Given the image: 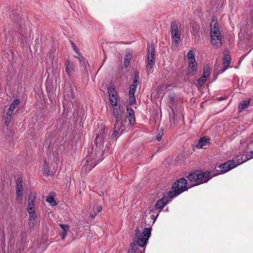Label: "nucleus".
I'll use <instances>...</instances> for the list:
<instances>
[{"label": "nucleus", "mask_w": 253, "mask_h": 253, "mask_svg": "<svg viewBox=\"0 0 253 253\" xmlns=\"http://www.w3.org/2000/svg\"><path fill=\"white\" fill-rule=\"evenodd\" d=\"M95 143L96 148L92 149L91 153L83 161L82 164L85 167V170L90 171L98 163L103 159V155L105 150L104 143L106 134L105 127L101 125L96 130Z\"/></svg>", "instance_id": "nucleus-1"}, {"label": "nucleus", "mask_w": 253, "mask_h": 253, "mask_svg": "<svg viewBox=\"0 0 253 253\" xmlns=\"http://www.w3.org/2000/svg\"><path fill=\"white\" fill-rule=\"evenodd\" d=\"M213 176V173L212 174L211 172L198 170L189 174L187 178L190 181L195 182V186L208 182Z\"/></svg>", "instance_id": "nucleus-2"}, {"label": "nucleus", "mask_w": 253, "mask_h": 253, "mask_svg": "<svg viewBox=\"0 0 253 253\" xmlns=\"http://www.w3.org/2000/svg\"><path fill=\"white\" fill-rule=\"evenodd\" d=\"M211 43L216 47H220L222 44V36L216 20L212 18L211 23L210 32Z\"/></svg>", "instance_id": "nucleus-3"}, {"label": "nucleus", "mask_w": 253, "mask_h": 253, "mask_svg": "<svg viewBox=\"0 0 253 253\" xmlns=\"http://www.w3.org/2000/svg\"><path fill=\"white\" fill-rule=\"evenodd\" d=\"M151 228H145L142 232L140 234V230L137 227L135 230V236L133 239V241L135 242L140 247L145 248L148 240L150 237ZM145 248L143 249V252Z\"/></svg>", "instance_id": "nucleus-4"}, {"label": "nucleus", "mask_w": 253, "mask_h": 253, "mask_svg": "<svg viewBox=\"0 0 253 253\" xmlns=\"http://www.w3.org/2000/svg\"><path fill=\"white\" fill-rule=\"evenodd\" d=\"M187 181L184 178H181L175 182L171 189L168 192V196L173 198L187 190Z\"/></svg>", "instance_id": "nucleus-5"}, {"label": "nucleus", "mask_w": 253, "mask_h": 253, "mask_svg": "<svg viewBox=\"0 0 253 253\" xmlns=\"http://www.w3.org/2000/svg\"><path fill=\"white\" fill-rule=\"evenodd\" d=\"M155 63V49L152 45L148 48L147 62L146 64V70L147 72L152 73L153 67Z\"/></svg>", "instance_id": "nucleus-6"}, {"label": "nucleus", "mask_w": 253, "mask_h": 253, "mask_svg": "<svg viewBox=\"0 0 253 253\" xmlns=\"http://www.w3.org/2000/svg\"><path fill=\"white\" fill-rule=\"evenodd\" d=\"M170 29L172 43L175 46L177 47L180 40V35L178 29V25L175 21L171 23Z\"/></svg>", "instance_id": "nucleus-7"}, {"label": "nucleus", "mask_w": 253, "mask_h": 253, "mask_svg": "<svg viewBox=\"0 0 253 253\" xmlns=\"http://www.w3.org/2000/svg\"><path fill=\"white\" fill-rule=\"evenodd\" d=\"M236 167L237 165L235 164V160H232L228 161L225 163L221 164L219 166V168L220 169V172L218 170H217L216 172L213 173V175H217L220 174L224 173Z\"/></svg>", "instance_id": "nucleus-8"}, {"label": "nucleus", "mask_w": 253, "mask_h": 253, "mask_svg": "<svg viewBox=\"0 0 253 253\" xmlns=\"http://www.w3.org/2000/svg\"><path fill=\"white\" fill-rule=\"evenodd\" d=\"M65 70L68 77H71L75 72V65L74 62L68 59L65 61Z\"/></svg>", "instance_id": "nucleus-9"}, {"label": "nucleus", "mask_w": 253, "mask_h": 253, "mask_svg": "<svg viewBox=\"0 0 253 253\" xmlns=\"http://www.w3.org/2000/svg\"><path fill=\"white\" fill-rule=\"evenodd\" d=\"M210 138L208 136H204L198 140L196 147L197 148H206V146L210 144Z\"/></svg>", "instance_id": "nucleus-10"}, {"label": "nucleus", "mask_w": 253, "mask_h": 253, "mask_svg": "<svg viewBox=\"0 0 253 253\" xmlns=\"http://www.w3.org/2000/svg\"><path fill=\"white\" fill-rule=\"evenodd\" d=\"M112 114L115 118L116 121L122 120V115L121 113L120 106L119 104L113 106Z\"/></svg>", "instance_id": "nucleus-11"}, {"label": "nucleus", "mask_w": 253, "mask_h": 253, "mask_svg": "<svg viewBox=\"0 0 253 253\" xmlns=\"http://www.w3.org/2000/svg\"><path fill=\"white\" fill-rule=\"evenodd\" d=\"M126 117L129 121V124L131 125H134L135 123V118L133 109L127 107L126 108Z\"/></svg>", "instance_id": "nucleus-12"}, {"label": "nucleus", "mask_w": 253, "mask_h": 253, "mask_svg": "<svg viewBox=\"0 0 253 253\" xmlns=\"http://www.w3.org/2000/svg\"><path fill=\"white\" fill-rule=\"evenodd\" d=\"M230 56L227 51L224 52V57L223 58V68L222 72L225 71L229 67L230 64Z\"/></svg>", "instance_id": "nucleus-13"}, {"label": "nucleus", "mask_w": 253, "mask_h": 253, "mask_svg": "<svg viewBox=\"0 0 253 253\" xmlns=\"http://www.w3.org/2000/svg\"><path fill=\"white\" fill-rule=\"evenodd\" d=\"M20 103V100L19 99H15L13 100L12 103L10 104L7 112V115L11 117V116L13 113L14 110L17 106Z\"/></svg>", "instance_id": "nucleus-14"}, {"label": "nucleus", "mask_w": 253, "mask_h": 253, "mask_svg": "<svg viewBox=\"0 0 253 253\" xmlns=\"http://www.w3.org/2000/svg\"><path fill=\"white\" fill-rule=\"evenodd\" d=\"M137 86L135 85H131L130 86L129 91V101L131 104H133L135 102V97L134 93L135 92Z\"/></svg>", "instance_id": "nucleus-15"}, {"label": "nucleus", "mask_w": 253, "mask_h": 253, "mask_svg": "<svg viewBox=\"0 0 253 253\" xmlns=\"http://www.w3.org/2000/svg\"><path fill=\"white\" fill-rule=\"evenodd\" d=\"M168 198L167 196L163 197L158 200L155 204V207L158 209H163L168 202Z\"/></svg>", "instance_id": "nucleus-16"}, {"label": "nucleus", "mask_w": 253, "mask_h": 253, "mask_svg": "<svg viewBox=\"0 0 253 253\" xmlns=\"http://www.w3.org/2000/svg\"><path fill=\"white\" fill-rule=\"evenodd\" d=\"M35 197H29L28 203L27 211H34L35 210Z\"/></svg>", "instance_id": "nucleus-17"}, {"label": "nucleus", "mask_w": 253, "mask_h": 253, "mask_svg": "<svg viewBox=\"0 0 253 253\" xmlns=\"http://www.w3.org/2000/svg\"><path fill=\"white\" fill-rule=\"evenodd\" d=\"M197 68V66L196 62L193 61L189 62V67L188 70V73L190 75H194L196 73Z\"/></svg>", "instance_id": "nucleus-18"}, {"label": "nucleus", "mask_w": 253, "mask_h": 253, "mask_svg": "<svg viewBox=\"0 0 253 253\" xmlns=\"http://www.w3.org/2000/svg\"><path fill=\"white\" fill-rule=\"evenodd\" d=\"M59 225L62 229V231L61 232L60 235L62 239L64 240L67 234V231L69 229V226L68 224L61 223H60Z\"/></svg>", "instance_id": "nucleus-19"}, {"label": "nucleus", "mask_w": 253, "mask_h": 253, "mask_svg": "<svg viewBox=\"0 0 253 253\" xmlns=\"http://www.w3.org/2000/svg\"><path fill=\"white\" fill-rule=\"evenodd\" d=\"M55 196V193L54 192H51L47 197L46 201L49 203L51 206H54L57 205V203L54 200Z\"/></svg>", "instance_id": "nucleus-20"}, {"label": "nucleus", "mask_w": 253, "mask_h": 253, "mask_svg": "<svg viewBox=\"0 0 253 253\" xmlns=\"http://www.w3.org/2000/svg\"><path fill=\"white\" fill-rule=\"evenodd\" d=\"M251 99H249L248 100H244L242 101L239 104V112H241L244 109L247 108L250 105Z\"/></svg>", "instance_id": "nucleus-21"}, {"label": "nucleus", "mask_w": 253, "mask_h": 253, "mask_svg": "<svg viewBox=\"0 0 253 253\" xmlns=\"http://www.w3.org/2000/svg\"><path fill=\"white\" fill-rule=\"evenodd\" d=\"M132 57V53L130 51L126 52V56L124 59V66L126 68L127 67L129 64V61Z\"/></svg>", "instance_id": "nucleus-22"}, {"label": "nucleus", "mask_w": 253, "mask_h": 253, "mask_svg": "<svg viewBox=\"0 0 253 253\" xmlns=\"http://www.w3.org/2000/svg\"><path fill=\"white\" fill-rule=\"evenodd\" d=\"M114 129L120 131H121V130H122L123 132H124L125 128L124 126H122V120L119 121L115 120V124L114 125Z\"/></svg>", "instance_id": "nucleus-23"}, {"label": "nucleus", "mask_w": 253, "mask_h": 253, "mask_svg": "<svg viewBox=\"0 0 253 253\" xmlns=\"http://www.w3.org/2000/svg\"><path fill=\"white\" fill-rule=\"evenodd\" d=\"M22 183H23V181H22V179L21 178H19L17 179L16 182V191L23 192V187Z\"/></svg>", "instance_id": "nucleus-24"}, {"label": "nucleus", "mask_w": 253, "mask_h": 253, "mask_svg": "<svg viewBox=\"0 0 253 253\" xmlns=\"http://www.w3.org/2000/svg\"><path fill=\"white\" fill-rule=\"evenodd\" d=\"M138 246H139L135 242L133 241L129 246L127 253H135L137 250Z\"/></svg>", "instance_id": "nucleus-25"}, {"label": "nucleus", "mask_w": 253, "mask_h": 253, "mask_svg": "<svg viewBox=\"0 0 253 253\" xmlns=\"http://www.w3.org/2000/svg\"><path fill=\"white\" fill-rule=\"evenodd\" d=\"M29 213V218H30V223L29 224L31 226L32 225V226L35 225L34 221H32V220H34L37 218L36 214L35 213V211H34L28 212Z\"/></svg>", "instance_id": "nucleus-26"}, {"label": "nucleus", "mask_w": 253, "mask_h": 253, "mask_svg": "<svg viewBox=\"0 0 253 253\" xmlns=\"http://www.w3.org/2000/svg\"><path fill=\"white\" fill-rule=\"evenodd\" d=\"M195 52L193 50H189L187 54V57L188 59V62L193 61V62H196L195 56Z\"/></svg>", "instance_id": "nucleus-27"}, {"label": "nucleus", "mask_w": 253, "mask_h": 253, "mask_svg": "<svg viewBox=\"0 0 253 253\" xmlns=\"http://www.w3.org/2000/svg\"><path fill=\"white\" fill-rule=\"evenodd\" d=\"M246 156H248V154L243 155L241 156L240 158H239V157H238V158H237L236 159V160H235V164L237 165V166H238V165L246 162V161H244V160L245 159V158H246Z\"/></svg>", "instance_id": "nucleus-28"}, {"label": "nucleus", "mask_w": 253, "mask_h": 253, "mask_svg": "<svg viewBox=\"0 0 253 253\" xmlns=\"http://www.w3.org/2000/svg\"><path fill=\"white\" fill-rule=\"evenodd\" d=\"M210 74V68L209 66H206L203 68V76H204L205 78L207 79V78L209 76Z\"/></svg>", "instance_id": "nucleus-29"}, {"label": "nucleus", "mask_w": 253, "mask_h": 253, "mask_svg": "<svg viewBox=\"0 0 253 253\" xmlns=\"http://www.w3.org/2000/svg\"><path fill=\"white\" fill-rule=\"evenodd\" d=\"M49 162L45 160L43 165L44 171L48 175L50 174L51 172L49 169Z\"/></svg>", "instance_id": "nucleus-30"}, {"label": "nucleus", "mask_w": 253, "mask_h": 253, "mask_svg": "<svg viewBox=\"0 0 253 253\" xmlns=\"http://www.w3.org/2000/svg\"><path fill=\"white\" fill-rule=\"evenodd\" d=\"M108 93L109 96V98L111 97H113L114 96H116L117 95V92L115 90V89L113 87H109L108 88Z\"/></svg>", "instance_id": "nucleus-31"}, {"label": "nucleus", "mask_w": 253, "mask_h": 253, "mask_svg": "<svg viewBox=\"0 0 253 253\" xmlns=\"http://www.w3.org/2000/svg\"><path fill=\"white\" fill-rule=\"evenodd\" d=\"M23 192H16V200L19 204H21L23 201Z\"/></svg>", "instance_id": "nucleus-32"}, {"label": "nucleus", "mask_w": 253, "mask_h": 253, "mask_svg": "<svg viewBox=\"0 0 253 253\" xmlns=\"http://www.w3.org/2000/svg\"><path fill=\"white\" fill-rule=\"evenodd\" d=\"M110 103L112 106L118 105V98L117 97V95L116 96H114L113 97H111L109 98Z\"/></svg>", "instance_id": "nucleus-33"}, {"label": "nucleus", "mask_w": 253, "mask_h": 253, "mask_svg": "<svg viewBox=\"0 0 253 253\" xmlns=\"http://www.w3.org/2000/svg\"><path fill=\"white\" fill-rule=\"evenodd\" d=\"M207 79L204 77V76H202V77L199 79L198 81V86L199 87H201L205 84L206 81Z\"/></svg>", "instance_id": "nucleus-34"}, {"label": "nucleus", "mask_w": 253, "mask_h": 253, "mask_svg": "<svg viewBox=\"0 0 253 253\" xmlns=\"http://www.w3.org/2000/svg\"><path fill=\"white\" fill-rule=\"evenodd\" d=\"M76 57L79 59L81 65L82 66H84V68L86 69V65L88 64V62H87V61H86L84 59V58L83 57Z\"/></svg>", "instance_id": "nucleus-35"}, {"label": "nucleus", "mask_w": 253, "mask_h": 253, "mask_svg": "<svg viewBox=\"0 0 253 253\" xmlns=\"http://www.w3.org/2000/svg\"><path fill=\"white\" fill-rule=\"evenodd\" d=\"M123 133V132L122 130H121V131H120L114 129V131L112 134V136L113 138H117L119 137V136H120Z\"/></svg>", "instance_id": "nucleus-36"}, {"label": "nucleus", "mask_w": 253, "mask_h": 253, "mask_svg": "<svg viewBox=\"0 0 253 253\" xmlns=\"http://www.w3.org/2000/svg\"><path fill=\"white\" fill-rule=\"evenodd\" d=\"M163 135V131L162 129L159 130L158 131V133L156 136V139L158 141H160L162 138V136Z\"/></svg>", "instance_id": "nucleus-37"}, {"label": "nucleus", "mask_w": 253, "mask_h": 253, "mask_svg": "<svg viewBox=\"0 0 253 253\" xmlns=\"http://www.w3.org/2000/svg\"><path fill=\"white\" fill-rule=\"evenodd\" d=\"M248 156H246V158L244 160V161H247L248 160L253 158V151L250 152V154H248Z\"/></svg>", "instance_id": "nucleus-38"}, {"label": "nucleus", "mask_w": 253, "mask_h": 253, "mask_svg": "<svg viewBox=\"0 0 253 253\" xmlns=\"http://www.w3.org/2000/svg\"><path fill=\"white\" fill-rule=\"evenodd\" d=\"M70 43L71 44V45H72V47L73 48V49H74V50L79 55V50L78 49V48H77L75 44L72 42V41H70Z\"/></svg>", "instance_id": "nucleus-39"}, {"label": "nucleus", "mask_w": 253, "mask_h": 253, "mask_svg": "<svg viewBox=\"0 0 253 253\" xmlns=\"http://www.w3.org/2000/svg\"><path fill=\"white\" fill-rule=\"evenodd\" d=\"M139 77L137 75H135L133 78L132 85H135L137 86Z\"/></svg>", "instance_id": "nucleus-40"}, {"label": "nucleus", "mask_w": 253, "mask_h": 253, "mask_svg": "<svg viewBox=\"0 0 253 253\" xmlns=\"http://www.w3.org/2000/svg\"><path fill=\"white\" fill-rule=\"evenodd\" d=\"M10 121H11V117H10L9 116H7L6 115V120H5V124L6 126H8V125H9Z\"/></svg>", "instance_id": "nucleus-41"}, {"label": "nucleus", "mask_w": 253, "mask_h": 253, "mask_svg": "<svg viewBox=\"0 0 253 253\" xmlns=\"http://www.w3.org/2000/svg\"><path fill=\"white\" fill-rule=\"evenodd\" d=\"M169 98L171 102H173L175 98V95L174 94H170L169 96Z\"/></svg>", "instance_id": "nucleus-42"}, {"label": "nucleus", "mask_w": 253, "mask_h": 253, "mask_svg": "<svg viewBox=\"0 0 253 253\" xmlns=\"http://www.w3.org/2000/svg\"><path fill=\"white\" fill-rule=\"evenodd\" d=\"M97 211L100 212L102 210V207L101 206H98L97 209Z\"/></svg>", "instance_id": "nucleus-43"}, {"label": "nucleus", "mask_w": 253, "mask_h": 253, "mask_svg": "<svg viewBox=\"0 0 253 253\" xmlns=\"http://www.w3.org/2000/svg\"><path fill=\"white\" fill-rule=\"evenodd\" d=\"M141 253H142L141 252Z\"/></svg>", "instance_id": "nucleus-44"}]
</instances>
